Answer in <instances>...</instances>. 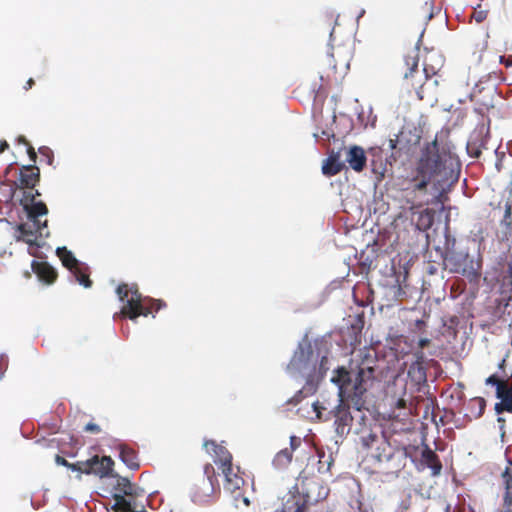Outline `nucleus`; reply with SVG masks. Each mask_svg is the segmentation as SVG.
I'll return each instance as SVG.
<instances>
[{
	"label": "nucleus",
	"mask_w": 512,
	"mask_h": 512,
	"mask_svg": "<svg viewBox=\"0 0 512 512\" xmlns=\"http://www.w3.org/2000/svg\"><path fill=\"white\" fill-rule=\"evenodd\" d=\"M372 155H375L377 152H379V148H372L369 151Z\"/></svg>",
	"instance_id": "obj_40"
},
{
	"label": "nucleus",
	"mask_w": 512,
	"mask_h": 512,
	"mask_svg": "<svg viewBox=\"0 0 512 512\" xmlns=\"http://www.w3.org/2000/svg\"><path fill=\"white\" fill-rule=\"evenodd\" d=\"M344 167V163L341 161V155L339 152H332L329 157L323 162L322 173L326 176H333L339 173Z\"/></svg>",
	"instance_id": "obj_14"
},
{
	"label": "nucleus",
	"mask_w": 512,
	"mask_h": 512,
	"mask_svg": "<svg viewBox=\"0 0 512 512\" xmlns=\"http://www.w3.org/2000/svg\"><path fill=\"white\" fill-rule=\"evenodd\" d=\"M313 408H314V410L317 412V417H318V418H320V412H319L318 404H317V403H314V404H313Z\"/></svg>",
	"instance_id": "obj_38"
},
{
	"label": "nucleus",
	"mask_w": 512,
	"mask_h": 512,
	"mask_svg": "<svg viewBox=\"0 0 512 512\" xmlns=\"http://www.w3.org/2000/svg\"><path fill=\"white\" fill-rule=\"evenodd\" d=\"M361 441L364 447L371 449L374 444L376 445L380 441V438L376 434L369 433L366 436H362Z\"/></svg>",
	"instance_id": "obj_26"
},
{
	"label": "nucleus",
	"mask_w": 512,
	"mask_h": 512,
	"mask_svg": "<svg viewBox=\"0 0 512 512\" xmlns=\"http://www.w3.org/2000/svg\"><path fill=\"white\" fill-rule=\"evenodd\" d=\"M32 268L41 282L51 284L55 281L57 276L56 271L47 263L33 261Z\"/></svg>",
	"instance_id": "obj_13"
},
{
	"label": "nucleus",
	"mask_w": 512,
	"mask_h": 512,
	"mask_svg": "<svg viewBox=\"0 0 512 512\" xmlns=\"http://www.w3.org/2000/svg\"><path fill=\"white\" fill-rule=\"evenodd\" d=\"M203 446L208 453L214 455L215 462L221 464L222 470L226 467H232V456L224 446L218 445L214 441H206Z\"/></svg>",
	"instance_id": "obj_10"
},
{
	"label": "nucleus",
	"mask_w": 512,
	"mask_h": 512,
	"mask_svg": "<svg viewBox=\"0 0 512 512\" xmlns=\"http://www.w3.org/2000/svg\"><path fill=\"white\" fill-rule=\"evenodd\" d=\"M225 477L224 487L227 491L234 492L243 485L244 480L233 472L232 467H226L222 470Z\"/></svg>",
	"instance_id": "obj_16"
},
{
	"label": "nucleus",
	"mask_w": 512,
	"mask_h": 512,
	"mask_svg": "<svg viewBox=\"0 0 512 512\" xmlns=\"http://www.w3.org/2000/svg\"><path fill=\"white\" fill-rule=\"evenodd\" d=\"M34 84V81L32 78H30L28 81H27V84L26 86L24 87L26 90L30 89L32 87V85Z\"/></svg>",
	"instance_id": "obj_36"
},
{
	"label": "nucleus",
	"mask_w": 512,
	"mask_h": 512,
	"mask_svg": "<svg viewBox=\"0 0 512 512\" xmlns=\"http://www.w3.org/2000/svg\"><path fill=\"white\" fill-rule=\"evenodd\" d=\"M299 443H300V441H299V439L297 437L291 436L290 437V448L289 449H291V451L293 452L298 447Z\"/></svg>",
	"instance_id": "obj_33"
},
{
	"label": "nucleus",
	"mask_w": 512,
	"mask_h": 512,
	"mask_svg": "<svg viewBox=\"0 0 512 512\" xmlns=\"http://www.w3.org/2000/svg\"><path fill=\"white\" fill-rule=\"evenodd\" d=\"M117 486L120 492H122L125 496L139 497L145 494L143 488L132 484L127 478L119 477L117 479Z\"/></svg>",
	"instance_id": "obj_17"
},
{
	"label": "nucleus",
	"mask_w": 512,
	"mask_h": 512,
	"mask_svg": "<svg viewBox=\"0 0 512 512\" xmlns=\"http://www.w3.org/2000/svg\"><path fill=\"white\" fill-rule=\"evenodd\" d=\"M116 293L119 300L124 303L120 314L124 317H129L132 321H136L140 315L148 316L150 314V309L145 304L146 300H148L151 305H157L156 310L164 306L161 300L142 298V295L134 285L130 288H128L126 284L119 285L116 289Z\"/></svg>",
	"instance_id": "obj_5"
},
{
	"label": "nucleus",
	"mask_w": 512,
	"mask_h": 512,
	"mask_svg": "<svg viewBox=\"0 0 512 512\" xmlns=\"http://www.w3.org/2000/svg\"><path fill=\"white\" fill-rule=\"evenodd\" d=\"M28 154H29L30 159L35 162L37 156L32 147L28 148Z\"/></svg>",
	"instance_id": "obj_34"
},
{
	"label": "nucleus",
	"mask_w": 512,
	"mask_h": 512,
	"mask_svg": "<svg viewBox=\"0 0 512 512\" xmlns=\"http://www.w3.org/2000/svg\"><path fill=\"white\" fill-rule=\"evenodd\" d=\"M322 134L327 138L329 139L331 136H333L334 134L333 133H330L328 131H323Z\"/></svg>",
	"instance_id": "obj_39"
},
{
	"label": "nucleus",
	"mask_w": 512,
	"mask_h": 512,
	"mask_svg": "<svg viewBox=\"0 0 512 512\" xmlns=\"http://www.w3.org/2000/svg\"><path fill=\"white\" fill-rule=\"evenodd\" d=\"M55 462H56V464H58V465L67 466V467H69L70 469H72L73 471H75V470L71 467V465H72V464L68 463L66 459H64L63 457H61V456H59V455H57V456H56V458H55Z\"/></svg>",
	"instance_id": "obj_31"
},
{
	"label": "nucleus",
	"mask_w": 512,
	"mask_h": 512,
	"mask_svg": "<svg viewBox=\"0 0 512 512\" xmlns=\"http://www.w3.org/2000/svg\"><path fill=\"white\" fill-rule=\"evenodd\" d=\"M507 219H509V220H510V221L508 222V225H511V224H512V214H511V216H508V218H507Z\"/></svg>",
	"instance_id": "obj_45"
},
{
	"label": "nucleus",
	"mask_w": 512,
	"mask_h": 512,
	"mask_svg": "<svg viewBox=\"0 0 512 512\" xmlns=\"http://www.w3.org/2000/svg\"><path fill=\"white\" fill-rule=\"evenodd\" d=\"M467 152L471 157L477 158L481 154L479 146L475 142L469 141L467 143Z\"/></svg>",
	"instance_id": "obj_27"
},
{
	"label": "nucleus",
	"mask_w": 512,
	"mask_h": 512,
	"mask_svg": "<svg viewBox=\"0 0 512 512\" xmlns=\"http://www.w3.org/2000/svg\"><path fill=\"white\" fill-rule=\"evenodd\" d=\"M113 464V460L108 456H103L102 458L94 456L87 461L77 462L75 465H71V467L80 473L94 474L103 478L111 474Z\"/></svg>",
	"instance_id": "obj_7"
},
{
	"label": "nucleus",
	"mask_w": 512,
	"mask_h": 512,
	"mask_svg": "<svg viewBox=\"0 0 512 512\" xmlns=\"http://www.w3.org/2000/svg\"><path fill=\"white\" fill-rule=\"evenodd\" d=\"M322 346V341L312 342L305 335L287 365L286 370L291 378L305 382L301 392L306 395L317 390L319 382L329 369L327 351Z\"/></svg>",
	"instance_id": "obj_3"
},
{
	"label": "nucleus",
	"mask_w": 512,
	"mask_h": 512,
	"mask_svg": "<svg viewBox=\"0 0 512 512\" xmlns=\"http://www.w3.org/2000/svg\"><path fill=\"white\" fill-rule=\"evenodd\" d=\"M8 147L9 145L5 140L0 141V153H3Z\"/></svg>",
	"instance_id": "obj_35"
},
{
	"label": "nucleus",
	"mask_w": 512,
	"mask_h": 512,
	"mask_svg": "<svg viewBox=\"0 0 512 512\" xmlns=\"http://www.w3.org/2000/svg\"><path fill=\"white\" fill-rule=\"evenodd\" d=\"M56 254L61 259L63 265L73 273L76 281L80 285L84 286L85 288L91 287V280L81 271V268L79 267V261L75 258L71 251H69L66 247H58L56 249Z\"/></svg>",
	"instance_id": "obj_8"
},
{
	"label": "nucleus",
	"mask_w": 512,
	"mask_h": 512,
	"mask_svg": "<svg viewBox=\"0 0 512 512\" xmlns=\"http://www.w3.org/2000/svg\"><path fill=\"white\" fill-rule=\"evenodd\" d=\"M243 502L245 503L246 506L249 505V499L247 497H243Z\"/></svg>",
	"instance_id": "obj_42"
},
{
	"label": "nucleus",
	"mask_w": 512,
	"mask_h": 512,
	"mask_svg": "<svg viewBox=\"0 0 512 512\" xmlns=\"http://www.w3.org/2000/svg\"><path fill=\"white\" fill-rule=\"evenodd\" d=\"M84 429L86 432H91V433L100 432V427L95 423H88Z\"/></svg>",
	"instance_id": "obj_29"
},
{
	"label": "nucleus",
	"mask_w": 512,
	"mask_h": 512,
	"mask_svg": "<svg viewBox=\"0 0 512 512\" xmlns=\"http://www.w3.org/2000/svg\"><path fill=\"white\" fill-rule=\"evenodd\" d=\"M8 359L5 355H0V378H2L5 369L7 368Z\"/></svg>",
	"instance_id": "obj_28"
},
{
	"label": "nucleus",
	"mask_w": 512,
	"mask_h": 512,
	"mask_svg": "<svg viewBox=\"0 0 512 512\" xmlns=\"http://www.w3.org/2000/svg\"><path fill=\"white\" fill-rule=\"evenodd\" d=\"M40 195L38 191L35 194H28L25 200L22 201L24 210L27 213V221L17 227L19 235L16 236L17 240H23L29 245L40 246L37 242V236L47 237L49 231L47 230V220L40 221L39 217L45 216L48 209L42 201H36L35 196Z\"/></svg>",
	"instance_id": "obj_4"
},
{
	"label": "nucleus",
	"mask_w": 512,
	"mask_h": 512,
	"mask_svg": "<svg viewBox=\"0 0 512 512\" xmlns=\"http://www.w3.org/2000/svg\"><path fill=\"white\" fill-rule=\"evenodd\" d=\"M485 384L495 386L497 393L500 387L503 390L508 383L506 381L499 379L496 375L493 374L485 380Z\"/></svg>",
	"instance_id": "obj_25"
},
{
	"label": "nucleus",
	"mask_w": 512,
	"mask_h": 512,
	"mask_svg": "<svg viewBox=\"0 0 512 512\" xmlns=\"http://www.w3.org/2000/svg\"><path fill=\"white\" fill-rule=\"evenodd\" d=\"M496 398L499 399V402L494 405V411L497 415H501L503 412L512 413V383H508L503 390L500 387L496 393Z\"/></svg>",
	"instance_id": "obj_11"
},
{
	"label": "nucleus",
	"mask_w": 512,
	"mask_h": 512,
	"mask_svg": "<svg viewBox=\"0 0 512 512\" xmlns=\"http://www.w3.org/2000/svg\"><path fill=\"white\" fill-rule=\"evenodd\" d=\"M502 477L505 481L504 505L505 507H512V470L506 468Z\"/></svg>",
	"instance_id": "obj_22"
},
{
	"label": "nucleus",
	"mask_w": 512,
	"mask_h": 512,
	"mask_svg": "<svg viewBox=\"0 0 512 512\" xmlns=\"http://www.w3.org/2000/svg\"><path fill=\"white\" fill-rule=\"evenodd\" d=\"M374 369L369 365L346 370L339 367L335 370L331 382L338 387L339 404L335 409V432L338 437L344 438L349 434L353 418L349 408L344 405L348 401L356 410L360 411L365 404L364 395L369 382L373 378Z\"/></svg>",
	"instance_id": "obj_2"
},
{
	"label": "nucleus",
	"mask_w": 512,
	"mask_h": 512,
	"mask_svg": "<svg viewBox=\"0 0 512 512\" xmlns=\"http://www.w3.org/2000/svg\"><path fill=\"white\" fill-rule=\"evenodd\" d=\"M506 66H510L512 65V60H510V58H508L505 62Z\"/></svg>",
	"instance_id": "obj_43"
},
{
	"label": "nucleus",
	"mask_w": 512,
	"mask_h": 512,
	"mask_svg": "<svg viewBox=\"0 0 512 512\" xmlns=\"http://www.w3.org/2000/svg\"><path fill=\"white\" fill-rule=\"evenodd\" d=\"M444 261L450 272L459 273L469 278L478 276V264L475 265L467 252L447 248Z\"/></svg>",
	"instance_id": "obj_6"
},
{
	"label": "nucleus",
	"mask_w": 512,
	"mask_h": 512,
	"mask_svg": "<svg viewBox=\"0 0 512 512\" xmlns=\"http://www.w3.org/2000/svg\"><path fill=\"white\" fill-rule=\"evenodd\" d=\"M345 161L349 167L356 172H361L367 162V156L364 149L360 146H350L345 153Z\"/></svg>",
	"instance_id": "obj_9"
},
{
	"label": "nucleus",
	"mask_w": 512,
	"mask_h": 512,
	"mask_svg": "<svg viewBox=\"0 0 512 512\" xmlns=\"http://www.w3.org/2000/svg\"><path fill=\"white\" fill-rule=\"evenodd\" d=\"M422 460L432 470V475L437 476L440 474L442 465L437 459V455L434 451L426 447L422 451Z\"/></svg>",
	"instance_id": "obj_18"
},
{
	"label": "nucleus",
	"mask_w": 512,
	"mask_h": 512,
	"mask_svg": "<svg viewBox=\"0 0 512 512\" xmlns=\"http://www.w3.org/2000/svg\"><path fill=\"white\" fill-rule=\"evenodd\" d=\"M19 142H20V143L27 144L26 139H25L23 136H20V137H19Z\"/></svg>",
	"instance_id": "obj_41"
},
{
	"label": "nucleus",
	"mask_w": 512,
	"mask_h": 512,
	"mask_svg": "<svg viewBox=\"0 0 512 512\" xmlns=\"http://www.w3.org/2000/svg\"><path fill=\"white\" fill-rule=\"evenodd\" d=\"M292 451L291 449L284 448L280 450L273 459V466L277 469H284L288 467V465L292 461Z\"/></svg>",
	"instance_id": "obj_19"
},
{
	"label": "nucleus",
	"mask_w": 512,
	"mask_h": 512,
	"mask_svg": "<svg viewBox=\"0 0 512 512\" xmlns=\"http://www.w3.org/2000/svg\"><path fill=\"white\" fill-rule=\"evenodd\" d=\"M423 73L425 74V78L427 79L428 78V72H427V68L426 67L423 69Z\"/></svg>",
	"instance_id": "obj_44"
},
{
	"label": "nucleus",
	"mask_w": 512,
	"mask_h": 512,
	"mask_svg": "<svg viewBox=\"0 0 512 512\" xmlns=\"http://www.w3.org/2000/svg\"><path fill=\"white\" fill-rule=\"evenodd\" d=\"M454 147L437 138L421 152L417 164L415 189L425 190L431 184L437 193H442L458 179L460 164Z\"/></svg>",
	"instance_id": "obj_1"
},
{
	"label": "nucleus",
	"mask_w": 512,
	"mask_h": 512,
	"mask_svg": "<svg viewBox=\"0 0 512 512\" xmlns=\"http://www.w3.org/2000/svg\"><path fill=\"white\" fill-rule=\"evenodd\" d=\"M486 407V401L482 397H476L469 401L468 410L470 412V417L477 419L482 416L484 409Z\"/></svg>",
	"instance_id": "obj_20"
},
{
	"label": "nucleus",
	"mask_w": 512,
	"mask_h": 512,
	"mask_svg": "<svg viewBox=\"0 0 512 512\" xmlns=\"http://www.w3.org/2000/svg\"><path fill=\"white\" fill-rule=\"evenodd\" d=\"M114 499L113 509L115 512H145L144 505L138 506L134 500L127 499L124 494H115Z\"/></svg>",
	"instance_id": "obj_12"
},
{
	"label": "nucleus",
	"mask_w": 512,
	"mask_h": 512,
	"mask_svg": "<svg viewBox=\"0 0 512 512\" xmlns=\"http://www.w3.org/2000/svg\"><path fill=\"white\" fill-rule=\"evenodd\" d=\"M505 512H512L511 507H506Z\"/></svg>",
	"instance_id": "obj_46"
},
{
	"label": "nucleus",
	"mask_w": 512,
	"mask_h": 512,
	"mask_svg": "<svg viewBox=\"0 0 512 512\" xmlns=\"http://www.w3.org/2000/svg\"><path fill=\"white\" fill-rule=\"evenodd\" d=\"M497 422L499 423V429L501 432V437L503 438L505 435V419L498 415Z\"/></svg>",
	"instance_id": "obj_32"
},
{
	"label": "nucleus",
	"mask_w": 512,
	"mask_h": 512,
	"mask_svg": "<svg viewBox=\"0 0 512 512\" xmlns=\"http://www.w3.org/2000/svg\"><path fill=\"white\" fill-rule=\"evenodd\" d=\"M29 173L22 174L21 180L24 185L29 188L35 186L36 182L39 180V169L33 166L27 167Z\"/></svg>",
	"instance_id": "obj_23"
},
{
	"label": "nucleus",
	"mask_w": 512,
	"mask_h": 512,
	"mask_svg": "<svg viewBox=\"0 0 512 512\" xmlns=\"http://www.w3.org/2000/svg\"><path fill=\"white\" fill-rule=\"evenodd\" d=\"M418 61H419V47L418 45L406 57V65L408 66V71L404 74V77L408 79L409 77H413L414 73H418Z\"/></svg>",
	"instance_id": "obj_21"
},
{
	"label": "nucleus",
	"mask_w": 512,
	"mask_h": 512,
	"mask_svg": "<svg viewBox=\"0 0 512 512\" xmlns=\"http://www.w3.org/2000/svg\"><path fill=\"white\" fill-rule=\"evenodd\" d=\"M371 455L378 462H389L393 456V449L385 439L380 437V441L376 444L375 450Z\"/></svg>",
	"instance_id": "obj_15"
},
{
	"label": "nucleus",
	"mask_w": 512,
	"mask_h": 512,
	"mask_svg": "<svg viewBox=\"0 0 512 512\" xmlns=\"http://www.w3.org/2000/svg\"><path fill=\"white\" fill-rule=\"evenodd\" d=\"M39 152H40L41 154L46 155V156L48 157V162H49V164H51V163H52L53 156H52V152H51V150H50L49 148H47V147H41V148L39 149Z\"/></svg>",
	"instance_id": "obj_30"
},
{
	"label": "nucleus",
	"mask_w": 512,
	"mask_h": 512,
	"mask_svg": "<svg viewBox=\"0 0 512 512\" xmlns=\"http://www.w3.org/2000/svg\"><path fill=\"white\" fill-rule=\"evenodd\" d=\"M293 512H303L301 508L295 509Z\"/></svg>",
	"instance_id": "obj_47"
},
{
	"label": "nucleus",
	"mask_w": 512,
	"mask_h": 512,
	"mask_svg": "<svg viewBox=\"0 0 512 512\" xmlns=\"http://www.w3.org/2000/svg\"><path fill=\"white\" fill-rule=\"evenodd\" d=\"M364 14H365V9H361V11L359 12V14L357 16L356 21L359 22L360 18L363 17Z\"/></svg>",
	"instance_id": "obj_37"
},
{
	"label": "nucleus",
	"mask_w": 512,
	"mask_h": 512,
	"mask_svg": "<svg viewBox=\"0 0 512 512\" xmlns=\"http://www.w3.org/2000/svg\"><path fill=\"white\" fill-rule=\"evenodd\" d=\"M120 458L131 469L138 468V464L134 461L135 455L132 450L122 448L120 451Z\"/></svg>",
	"instance_id": "obj_24"
}]
</instances>
